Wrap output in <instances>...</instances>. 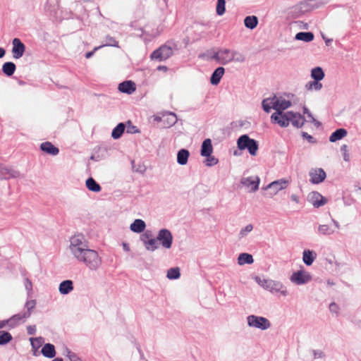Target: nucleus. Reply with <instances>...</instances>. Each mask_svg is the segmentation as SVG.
Segmentation results:
<instances>
[{"instance_id":"48","label":"nucleus","mask_w":361,"mask_h":361,"mask_svg":"<svg viewBox=\"0 0 361 361\" xmlns=\"http://www.w3.org/2000/svg\"><path fill=\"white\" fill-rule=\"evenodd\" d=\"M232 56L233 58V61L242 63L245 61V56L242 54H240V52H238L237 51L233 50Z\"/></svg>"},{"instance_id":"13","label":"nucleus","mask_w":361,"mask_h":361,"mask_svg":"<svg viewBox=\"0 0 361 361\" xmlns=\"http://www.w3.org/2000/svg\"><path fill=\"white\" fill-rule=\"evenodd\" d=\"M310 181L312 184H319L323 182L326 177V172L322 168L312 169L309 172Z\"/></svg>"},{"instance_id":"6","label":"nucleus","mask_w":361,"mask_h":361,"mask_svg":"<svg viewBox=\"0 0 361 361\" xmlns=\"http://www.w3.org/2000/svg\"><path fill=\"white\" fill-rule=\"evenodd\" d=\"M247 321L249 326L261 330L268 329L271 326L269 320L264 317L251 314L247 317Z\"/></svg>"},{"instance_id":"53","label":"nucleus","mask_w":361,"mask_h":361,"mask_svg":"<svg viewBox=\"0 0 361 361\" xmlns=\"http://www.w3.org/2000/svg\"><path fill=\"white\" fill-rule=\"evenodd\" d=\"M303 139L307 140L310 143H316L317 140L314 137H313L312 135H309L306 132H302L301 134Z\"/></svg>"},{"instance_id":"61","label":"nucleus","mask_w":361,"mask_h":361,"mask_svg":"<svg viewBox=\"0 0 361 361\" xmlns=\"http://www.w3.org/2000/svg\"><path fill=\"white\" fill-rule=\"evenodd\" d=\"M123 248L125 251H127V252L130 251L129 245L127 243H123Z\"/></svg>"},{"instance_id":"4","label":"nucleus","mask_w":361,"mask_h":361,"mask_svg":"<svg viewBox=\"0 0 361 361\" xmlns=\"http://www.w3.org/2000/svg\"><path fill=\"white\" fill-rule=\"evenodd\" d=\"M237 146L240 150L247 149L252 156H255L259 149L258 142L250 138L247 134L242 135L238 138Z\"/></svg>"},{"instance_id":"20","label":"nucleus","mask_w":361,"mask_h":361,"mask_svg":"<svg viewBox=\"0 0 361 361\" xmlns=\"http://www.w3.org/2000/svg\"><path fill=\"white\" fill-rule=\"evenodd\" d=\"M146 228V224L145 221L140 219H135L130 226L131 231L136 233H142Z\"/></svg>"},{"instance_id":"35","label":"nucleus","mask_w":361,"mask_h":361,"mask_svg":"<svg viewBox=\"0 0 361 361\" xmlns=\"http://www.w3.org/2000/svg\"><path fill=\"white\" fill-rule=\"evenodd\" d=\"M259 20L255 16H248L244 19L245 26L250 30L255 29L258 25Z\"/></svg>"},{"instance_id":"18","label":"nucleus","mask_w":361,"mask_h":361,"mask_svg":"<svg viewBox=\"0 0 361 361\" xmlns=\"http://www.w3.org/2000/svg\"><path fill=\"white\" fill-rule=\"evenodd\" d=\"M39 148L42 152L51 156H56L59 153V149L49 141L42 142Z\"/></svg>"},{"instance_id":"21","label":"nucleus","mask_w":361,"mask_h":361,"mask_svg":"<svg viewBox=\"0 0 361 361\" xmlns=\"http://www.w3.org/2000/svg\"><path fill=\"white\" fill-rule=\"evenodd\" d=\"M225 73V69L224 67H218L216 68L214 72L212 73L210 78V82L213 85H217L222 78L224 74Z\"/></svg>"},{"instance_id":"55","label":"nucleus","mask_w":361,"mask_h":361,"mask_svg":"<svg viewBox=\"0 0 361 361\" xmlns=\"http://www.w3.org/2000/svg\"><path fill=\"white\" fill-rule=\"evenodd\" d=\"M302 111L304 114H307V117H309L311 119V121H316V119L314 118L312 113L310 111L307 106H303Z\"/></svg>"},{"instance_id":"32","label":"nucleus","mask_w":361,"mask_h":361,"mask_svg":"<svg viewBox=\"0 0 361 361\" xmlns=\"http://www.w3.org/2000/svg\"><path fill=\"white\" fill-rule=\"evenodd\" d=\"M126 125L124 123H119L111 132V137L114 140L119 139L126 130Z\"/></svg>"},{"instance_id":"29","label":"nucleus","mask_w":361,"mask_h":361,"mask_svg":"<svg viewBox=\"0 0 361 361\" xmlns=\"http://www.w3.org/2000/svg\"><path fill=\"white\" fill-rule=\"evenodd\" d=\"M190 152L186 149H181L177 153V162L180 165H185L188 163Z\"/></svg>"},{"instance_id":"44","label":"nucleus","mask_w":361,"mask_h":361,"mask_svg":"<svg viewBox=\"0 0 361 361\" xmlns=\"http://www.w3.org/2000/svg\"><path fill=\"white\" fill-rule=\"evenodd\" d=\"M318 231L320 234L322 235H331L334 231L332 230L328 225H319L318 227Z\"/></svg>"},{"instance_id":"56","label":"nucleus","mask_w":361,"mask_h":361,"mask_svg":"<svg viewBox=\"0 0 361 361\" xmlns=\"http://www.w3.org/2000/svg\"><path fill=\"white\" fill-rule=\"evenodd\" d=\"M4 321L7 322L6 326H8L10 329H13L18 326L17 322H15L14 320H11V317L8 319H5Z\"/></svg>"},{"instance_id":"41","label":"nucleus","mask_w":361,"mask_h":361,"mask_svg":"<svg viewBox=\"0 0 361 361\" xmlns=\"http://www.w3.org/2000/svg\"><path fill=\"white\" fill-rule=\"evenodd\" d=\"M305 88L307 90H320L322 88V84L319 80H314L313 81H310L305 85Z\"/></svg>"},{"instance_id":"58","label":"nucleus","mask_w":361,"mask_h":361,"mask_svg":"<svg viewBox=\"0 0 361 361\" xmlns=\"http://www.w3.org/2000/svg\"><path fill=\"white\" fill-rule=\"evenodd\" d=\"M27 333L28 335H35L36 333V326L35 325L28 326L27 327Z\"/></svg>"},{"instance_id":"8","label":"nucleus","mask_w":361,"mask_h":361,"mask_svg":"<svg viewBox=\"0 0 361 361\" xmlns=\"http://www.w3.org/2000/svg\"><path fill=\"white\" fill-rule=\"evenodd\" d=\"M87 248L83 235H78L71 238L70 249L74 257L80 255Z\"/></svg>"},{"instance_id":"60","label":"nucleus","mask_w":361,"mask_h":361,"mask_svg":"<svg viewBox=\"0 0 361 361\" xmlns=\"http://www.w3.org/2000/svg\"><path fill=\"white\" fill-rule=\"evenodd\" d=\"M290 199L293 202H295L296 203H298L299 202V197L295 194H293L291 196H290Z\"/></svg>"},{"instance_id":"24","label":"nucleus","mask_w":361,"mask_h":361,"mask_svg":"<svg viewBox=\"0 0 361 361\" xmlns=\"http://www.w3.org/2000/svg\"><path fill=\"white\" fill-rule=\"evenodd\" d=\"M73 290V283L71 280L63 281L59 287V293L62 295H67Z\"/></svg>"},{"instance_id":"46","label":"nucleus","mask_w":361,"mask_h":361,"mask_svg":"<svg viewBox=\"0 0 361 361\" xmlns=\"http://www.w3.org/2000/svg\"><path fill=\"white\" fill-rule=\"evenodd\" d=\"M106 43L104 44L105 46L118 47V42L116 41L115 37H111L110 35H107L105 38Z\"/></svg>"},{"instance_id":"12","label":"nucleus","mask_w":361,"mask_h":361,"mask_svg":"<svg viewBox=\"0 0 361 361\" xmlns=\"http://www.w3.org/2000/svg\"><path fill=\"white\" fill-rule=\"evenodd\" d=\"M157 241H159L163 247L170 249L173 244V235L171 232L166 228H161L159 231Z\"/></svg>"},{"instance_id":"45","label":"nucleus","mask_w":361,"mask_h":361,"mask_svg":"<svg viewBox=\"0 0 361 361\" xmlns=\"http://www.w3.org/2000/svg\"><path fill=\"white\" fill-rule=\"evenodd\" d=\"M252 229L253 226L252 224H247L245 227L241 228L238 234L239 239L245 238Z\"/></svg>"},{"instance_id":"43","label":"nucleus","mask_w":361,"mask_h":361,"mask_svg":"<svg viewBox=\"0 0 361 361\" xmlns=\"http://www.w3.org/2000/svg\"><path fill=\"white\" fill-rule=\"evenodd\" d=\"M126 125V130L127 133L135 134L139 133L140 132L139 128L137 126H133L130 121H127Z\"/></svg>"},{"instance_id":"36","label":"nucleus","mask_w":361,"mask_h":361,"mask_svg":"<svg viewBox=\"0 0 361 361\" xmlns=\"http://www.w3.org/2000/svg\"><path fill=\"white\" fill-rule=\"evenodd\" d=\"M178 118L175 113L169 112L164 116V123L166 127H171L177 123Z\"/></svg>"},{"instance_id":"52","label":"nucleus","mask_w":361,"mask_h":361,"mask_svg":"<svg viewBox=\"0 0 361 361\" xmlns=\"http://www.w3.org/2000/svg\"><path fill=\"white\" fill-rule=\"evenodd\" d=\"M23 315L24 312L14 314L12 317H11V320H14L15 322H17V325H18L21 320L29 318L28 317H24Z\"/></svg>"},{"instance_id":"59","label":"nucleus","mask_w":361,"mask_h":361,"mask_svg":"<svg viewBox=\"0 0 361 361\" xmlns=\"http://www.w3.org/2000/svg\"><path fill=\"white\" fill-rule=\"evenodd\" d=\"M338 310V306L337 305V304L334 302H331L330 305H329V310L331 312H335L336 313L337 311Z\"/></svg>"},{"instance_id":"34","label":"nucleus","mask_w":361,"mask_h":361,"mask_svg":"<svg viewBox=\"0 0 361 361\" xmlns=\"http://www.w3.org/2000/svg\"><path fill=\"white\" fill-rule=\"evenodd\" d=\"M314 35L312 32H298L295 39L296 40H300L305 42H312L314 39Z\"/></svg>"},{"instance_id":"47","label":"nucleus","mask_w":361,"mask_h":361,"mask_svg":"<svg viewBox=\"0 0 361 361\" xmlns=\"http://www.w3.org/2000/svg\"><path fill=\"white\" fill-rule=\"evenodd\" d=\"M25 288L27 291V297L31 298L32 294V283L28 278L25 279Z\"/></svg>"},{"instance_id":"14","label":"nucleus","mask_w":361,"mask_h":361,"mask_svg":"<svg viewBox=\"0 0 361 361\" xmlns=\"http://www.w3.org/2000/svg\"><path fill=\"white\" fill-rule=\"evenodd\" d=\"M307 200L315 207L319 208L327 202V199L319 192L313 191L307 196Z\"/></svg>"},{"instance_id":"1","label":"nucleus","mask_w":361,"mask_h":361,"mask_svg":"<svg viewBox=\"0 0 361 361\" xmlns=\"http://www.w3.org/2000/svg\"><path fill=\"white\" fill-rule=\"evenodd\" d=\"M262 106L266 113H269L271 109H274L276 112H283L291 106V102L281 97L278 98L276 95H274L272 97L264 99Z\"/></svg>"},{"instance_id":"19","label":"nucleus","mask_w":361,"mask_h":361,"mask_svg":"<svg viewBox=\"0 0 361 361\" xmlns=\"http://www.w3.org/2000/svg\"><path fill=\"white\" fill-rule=\"evenodd\" d=\"M288 181L284 179H280L269 183L264 189L273 190L274 193L286 188L288 186Z\"/></svg>"},{"instance_id":"25","label":"nucleus","mask_w":361,"mask_h":361,"mask_svg":"<svg viewBox=\"0 0 361 361\" xmlns=\"http://www.w3.org/2000/svg\"><path fill=\"white\" fill-rule=\"evenodd\" d=\"M317 257V254L315 252L310 250H305L302 253V260L303 262L307 266H310L314 262V259Z\"/></svg>"},{"instance_id":"10","label":"nucleus","mask_w":361,"mask_h":361,"mask_svg":"<svg viewBox=\"0 0 361 361\" xmlns=\"http://www.w3.org/2000/svg\"><path fill=\"white\" fill-rule=\"evenodd\" d=\"M232 52L233 50L228 49H220L214 53V54L211 56V59H215L222 65H226L233 61V58L232 56Z\"/></svg>"},{"instance_id":"37","label":"nucleus","mask_w":361,"mask_h":361,"mask_svg":"<svg viewBox=\"0 0 361 361\" xmlns=\"http://www.w3.org/2000/svg\"><path fill=\"white\" fill-rule=\"evenodd\" d=\"M325 76L324 72L321 67H315L311 71V77L315 80L321 81Z\"/></svg>"},{"instance_id":"3","label":"nucleus","mask_w":361,"mask_h":361,"mask_svg":"<svg viewBox=\"0 0 361 361\" xmlns=\"http://www.w3.org/2000/svg\"><path fill=\"white\" fill-rule=\"evenodd\" d=\"M255 280L264 289L269 290L271 293H281L283 296H286L288 295V291L286 289H283V285L280 281L261 279L259 276H256Z\"/></svg>"},{"instance_id":"26","label":"nucleus","mask_w":361,"mask_h":361,"mask_svg":"<svg viewBox=\"0 0 361 361\" xmlns=\"http://www.w3.org/2000/svg\"><path fill=\"white\" fill-rule=\"evenodd\" d=\"M293 116L291 117V120H290V122L294 127L297 128H302L306 121L305 117L300 113L293 112Z\"/></svg>"},{"instance_id":"39","label":"nucleus","mask_w":361,"mask_h":361,"mask_svg":"<svg viewBox=\"0 0 361 361\" xmlns=\"http://www.w3.org/2000/svg\"><path fill=\"white\" fill-rule=\"evenodd\" d=\"M167 278L171 280L178 279L180 276V269L178 267L170 268L167 271Z\"/></svg>"},{"instance_id":"57","label":"nucleus","mask_w":361,"mask_h":361,"mask_svg":"<svg viewBox=\"0 0 361 361\" xmlns=\"http://www.w3.org/2000/svg\"><path fill=\"white\" fill-rule=\"evenodd\" d=\"M104 47V45H100V46H99V47H94V49H93L92 51L87 52V53L85 54V58H86V59H90V58H91V57L94 55V52H95L97 50L99 49L100 48H102V47Z\"/></svg>"},{"instance_id":"63","label":"nucleus","mask_w":361,"mask_h":361,"mask_svg":"<svg viewBox=\"0 0 361 361\" xmlns=\"http://www.w3.org/2000/svg\"><path fill=\"white\" fill-rule=\"evenodd\" d=\"M343 159H344L345 161H348L350 160L349 154H348V152H343Z\"/></svg>"},{"instance_id":"16","label":"nucleus","mask_w":361,"mask_h":361,"mask_svg":"<svg viewBox=\"0 0 361 361\" xmlns=\"http://www.w3.org/2000/svg\"><path fill=\"white\" fill-rule=\"evenodd\" d=\"M12 54L14 59H20L24 54L25 46L18 38H14L12 41Z\"/></svg>"},{"instance_id":"17","label":"nucleus","mask_w":361,"mask_h":361,"mask_svg":"<svg viewBox=\"0 0 361 361\" xmlns=\"http://www.w3.org/2000/svg\"><path fill=\"white\" fill-rule=\"evenodd\" d=\"M118 90L121 92L130 94L136 90L135 83L132 80L123 81L119 83Z\"/></svg>"},{"instance_id":"28","label":"nucleus","mask_w":361,"mask_h":361,"mask_svg":"<svg viewBox=\"0 0 361 361\" xmlns=\"http://www.w3.org/2000/svg\"><path fill=\"white\" fill-rule=\"evenodd\" d=\"M348 134L347 130L345 128H338L336 129L334 132L331 133L329 137V141L331 142H335L338 140L343 139Z\"/></svg>"},{"instance_id":"30","label":"nucleus","mask_w":361,"mask_h":361,"mask_svg":"<svg viewBox=\"0 0 361 361\" xmlns=\"http://www.w3.org/2000/svg\"><path fill=\"white\" fill-rule=\"evenodd\" d=\"M85 185L90 191L99 192L102 190L100 185L92 177H90L86 180Z\"/></svg>"},{"instance_id":"9","label":"nucleus","mask_w":361,"mask_h":361,"mask_svg":"<svg viewBox=\"0 0 361 361\" xmlns=\"http://www.w3.org/2000/svg\"><path fill=\"white\" fill-rule=\"evenodd\" d=\"M293 111L286 112H274L271 116V119L273 123H278L281 127L286 128L288 126L290 120L293 117Z\"/></svg>"},{"instance_id":"49","label":"nucleus","mask_w":361,"mask_h":361,"mask_svg":"<svg viewBox=\"0 0 361 361\" xmlns=\"http://www.w3.org/2000/svg\"><path fill=\"white\" fill-rule=\"evenodd\" d=\"M205 164L207 166H213L218 164L219 159L214 157V156L209 155V157H205Z\"/></svg>"},{"instance_id":"64","label":"nucleus","mask_w":361,"mask_h":361,"mask_svg":"<svg viewBox=\"0 0 361 361\" xmlns=\"http://www.w3.org/2000/svg\"><path fill=\"white\" fill-rule=\"evenodd\" d=\"M7 322H5L4 320L0 321V329H2L6 326Z\"/></svg>"},{"instance_id":"50","label":"nucleus","mask_w":361,"mask_h":361,"mask_svg":"<svg viewBox=\"0 0 361 361\" xmlns=\"http://www.w3.org/2000/svg\"><path fill=\"white\" fill-rule=\"evenodd\" d=\"M67 353L66 356L69 359L70 361H82V360L73 352H72L70 349H66Z\"/></svg>"},{"instance_id":"42","label":"nucleus","mask_w":361,"mask_h":361,"mask_svg":"<svg viewBox=\"0 0 361 361\" xmlns=\"http://www.w3.org/2000/svg\"><path fill=\"white\" fill-rule=\"evenodd\" d=\"M216 14L222 16L226 11V0H217Z\"/></svg>"},{"instance_id":"31","label":"nucleus","mask_w":361,"mask_h":361,"mask_svg":"<svg viewBox=\"0 0 361 361\" xmlns=\"http://www.w3.org/2000/svg\"><path fill=\"white\" fill-rule=\"evenodd\" d=\"M16 69V64L11 61L5 62L2 66V72L8 77L12 76L15 73Z\"/></svg>"},{"instance_id":"15","label":"nucleus","mask_w":361,"mask_h":361,"mask_svg":"<svg viewBox=\"0 0 361 361\" xmlns=\"http://www.w3.org/2000/svg\"><path fill=\"white\" fill-rule=\"evenodd\" d=\"M20 174L18 171L0 163V179L16 178L19 177Z\"/></svg>"},{"instance_id":"2","label":"nucleus","mask_w":361,"mask_h":361,"mask_svg":"<svg viewBox=\"0 0 361 361\" xmlns=\"http://www.w3.org/2000/svg\"><path fill=\"white\" fill-rule=\"evenodd\" d=\"M78 261L83 262L90 269L97 270L102 264L101 257L97 251L86 248L80 255L75 257Z\"/></svg>"},{"instance_id":"5","label":"nucleus","mask_w":361,"mask_h":361,"mask_svg":"<svg viewBox=\"0 0 361 361\" xmlns=\"http://www.w3.org/2000/svg\"><path fill=\"white\" fill-rule=\"evenodd\" d=\"M174 48L175 45L163 44L151 54L150 58L158 61H165L173 54Z\"/></svg>"},{"instance_id":"23","label":"nucleus","mask_w":361,"mask_h":361,"mask_svg":"<svg viewBox=\"0 0 361 361\" xmlns=\"http://www.w3.org/2000/svg\"><path fill=\"white\" fill-rule=\"evenodd\" d=\"M41 353L43 356L48 358H54L56 356L55 346L51 343H46L43 345Z\"/></svg>"},{"instance_id":"27","label":"nucleus","mask_w":361,"mask_h":361,"mask_svg":"<svg viewBox=\"0 0 361 361\" xmlns=\"http://www.w3.org/2000/svg\"><path fill=\"white\" fill-rule=\"evenodd\" d=\"M259 181V178L257 176L256 180H253L252 177H248L244 181H242V183L247 187H251L250 192H254L258 190Z\"/></svg>"},{"instance_id":"40","label":"nucleus","mask_w":361,"mask_h":361,"mask_svg":"<svg viewBox=\"0 0 361 361\" xmlns=\"http://www.w3.org/2000/svg\"><path fill=\"white\" fill-rule=\"evenodd\" d=\"M37 302L35 300H27L25 304V307L27 310L24 312V317H30L32 314V310L35 307Z\"/></svg>"},{"instance_id":"54","label":"nucleus","mask_w":361,"mask_h":361,"mask_svg":"<svg viewBox=\"0 0 361 361\" xmlns=\"http://www.w3.org/2000/svg\"><path fill=\"white\" fill-rule=\"evenodd\" d=\"M314 359L322 358L325 356L324 353L322 350H312Z\"/></svg>"},{"instance_id":"33","label":"nucleus","mask_w":361,"mask_h":361,"mask_svg":"<svg viewBox=\"0 0 361 361\" xmlns=\"http://www.w3.org/2000/svg\"><path fill=\"white\" fill-rule=\"evenodd\" d=\"M253 262L254 259L251 254L243 252L238 255V264L239 265L251 264Z\"/></svg>"},{"instance_id":"22","label":"nucleus","mask_w":361,"mask_h":361,"mask_svg":"<svg viewBox=\"0 0 361 361\" xmlns=\"http://www.w3.org/2000/svg\"><path fill=\"white\" fill-rule=\"evenodd\" d=\"M213 152L212 140L209 138L205 139L201 146L200 154L202 157H209Z\"/></svg>"},{"instance_id":"11","label":"nucleus","mask_w":361,"mask_h":361,"mask_svg":"<svg viewBox=\"0 0 361 361\" xmlns=\"http://www.w3.org/2000/svg\"><path fill=\"white\" fill-rule=\"evenodd\" d=\"M290 280L295 285H304L311 281L312 276L309 272L300 269L293 272L290 277Z\"/></svg>"},{"instance_id":"51","label":"nucleus","mask_w":361,"mask_h":361,"mask_svg":"<svg viewBox=\"0 0 361 361\" xmlns=\"http://www.w3.org/2000/svg\"><path fill=\"white\" fill-rule=\"evenodd\" d=\"M42 337L39 338H30V341L31 342V345L32 348L37 349L39 348L42 345Z\"/></svg>"},{"instance_id":"7","label":"nucleus","mask_w":361,"mask_h":361,"mask_svg":"<svg viewBox=\"0 0 361 361\" xmlns=\"http://www.w3.org/2000/svg\"><path fill=\"white\" fill-rule=\"evenodd\" d=\"M140 240L143 243L145 249L150 252H154L159 248V243L157 238H153L151 231L147 230L140 235Z\"/></svg>"},{"instance_id":"62","label":"nucleus","mask_w":361,"mask_h":361,"mask_svg":"<svg viewBox=\"0 0 361 361\" xmlns=\"http://www.w3.org/2000/svg\"><path fill=\"white\" fill-rule=\"evenodd\" d=\"M6 54V50L2 48V47H0V59L3 58Z\"/></svg>"},{"instance_id":"38","label":"nucleus","mask_w":361,"mask_h":361,"mask_svg":"<svg viewBox=\"0 0 361 361\" xmlns=\"http://www.w3.org/2000/svg\"><path fill=\"white\" fill-rule=\"evenodd\" d=\"M13 340L12 335L6 331H0V345H5Z\"/></svg>"}]
</instances>
